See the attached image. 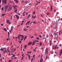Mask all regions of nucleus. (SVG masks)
<instances>
[{
    "label": "nucleus",
    "instance_id": "obj_1",
    "mask_svg": "<svg viewBox=\"0 0 62 62\" xmlns=\"http://www.w3.org/2000/svg\"><path fill=\"white\" fill-rule=\"evenodd\" d=\"M3 52L4 54L5 53H5H6V52H7L8 51V50L7 51V49H6V48H3Z\"/></svg>",
    "mask_w": 62,
    "mask_h": 62
},
{
    "label": "nucleus",
    "instance_id": "obj_2",
    "mask_svg": "<svg viewBox=\"0 0 62 62\" xmlns=\"http://www.w3.org/2000/svg\"><path fill=\"white\" fill-rule=\"evenodd\" d=\"M7 1V0H2V3L3 4H6V3H7V1Z\"/></svg>",
    "mask_w": 62,
    "mask_h": 62
},
{
    "label": "nucleus",
    "instance_id": "obj_3",
    "mask_svg": "<svg viewBox=\"0 0 62 62\" xmlns=\"http://www.w3.org/2000/svg\"><path fill=\"white\" fill-rule=\"evenodd\" d=\"M6 23H7L9 24H10V23H11L10 22H9V21L8 20H7Z\"/></svg>",
    "mask_w": 62,
    "mask_h": 62
},
{
    "label": "nucleus",
    "instance_id": "obj_4",
    "mask_svg": "<svg viewBox=\"0 0 62 62\" xmlns=\"http://www.w3.org/2000/svg\"><path fill=\"white\" fill-rule=\"evenodd\" d=\"M48 54V50L47 48L46 49L45 52V54Z\"/></svg>",
    "mask_w": 62,
    "mask_h": 62
},
{
    "label": "nucleus",
    "instance_id": "obj_5",
    "mask_svg": "<svg viewBox=\"0 0 62 62\" xmlns=\"http://www.w3.org/2000/svg\"><path fill=\"white\" fill-rule=\"evenodd\" d=\"M10 10H12V8L10 7L9 8L8 10V11H9Z\"/></svg>",
    "mask_w": 62,
    "mask_h": 62
},
{
    "label": "nucleus",
    "instance_id": "obj_6",
    "mask_svg": "<svg viewBox=\"0 0 62 62\" xmlns=\"http://www.w3.org/2000/svg\"><path fill=\"white\" fill-rule=\"evenodd\" d=\"M60 55H62V49H61L60 50Z\"/></svg>",
    "mask_w": 62,
    "mask_h": 62
},
{
    "label": "nucleus",
    "instance_id": "obj_7",
    "mask_svg": "<svg viewBox=\"0 0 62 62\" xmlns=\"http://www.w3.org/2000/svg\"><path fill=\"white\" fill-rule=\"evenodd\" d=\"M16 18L17 19H19V16H18L17 15H16Z\"/></svg>",
    "mask_w": 62,
    "mask_h": 62
},
{
    "label": "nucleus",
    "instance_id": "obj_8",
    "mask_svg": "<svg viewBox=\"0 0 62 62\" xmlns=\"http://www.w3.org/2000/svg\"><path fill=\"white\" fill-rule=\"evenodd\" d=\"M43 59H42V58H41V60L40 61V62H42V61H43Z\"/></svg>",
    "mask_w": 62,
    "mask_h": 62
},
{
    "label": "nucleus",
    "instance_id": "obj_9",
    "mask_svg": "<svg viewBox=\"0 0 62 62\" xmlns=\"http://www.w3.org/2000/svg\"><path fill=\"white\" fill-rule=\"evenodd\" d=\"M36 43V42H35V41H33V42L32 43V45H35V44Z\"/></svg>",
    "mask_w": 62,
    "mask_h": 62
},
{
    "label": "nucleus",
    "instance_id": "obj_10",
    "mask_svg": "<svg viewBox=\"0 0 62 62\" xmlns=\"http://www.w3.org/2000/svg\"><path fill=\"white\" fill-rule=\"evenodd\" d=\"M51 11H52V9H53V7H52V5H51Z\"/></svg>",
    "mask_w": 62,
    "mask_h": 62
},
{
    "label": "nucleus",
    "instance_id": "obj_11",
    "mask_svg": "<svg viewBox=\"0 0 62 62\" xmlns=\"http://www.w3.org/2000/svg\"><path fill=\"white\" fill-rule=\"evenodd\" d=\"M30 23V21H29L28 22L26 23V25H27V24H28L29 23Z\"/></svg>",
    "mask_w": 62,
    "mask_h": 62
},
{
    "label": "nucleus",
    "instance_id": "obj_12",
    "mask_svg": "<svg viewBox=\"0 0 62 62\" xmlns=\"http://www.w3.org/2000/svg\"><path fill=\"white\" fill-rule=\"evenodd\" d=\"M2 30H4L5 31H7V29L5 28H4L3 29H2Z\"/></svg>",
    "mask_w": 62,
    "mask_h": 62
},
{
    "label": "nucleus",
    "instance_id": "obj_13",
    "mask_svg": "<svg viewBox=\"0 0 62 62\" xmlns=\"http://www.w3.org/2000/svg\"><path fill=\"white\" fill-rule=\"evenodd\" d=\"M32 18H33V19H34V18H36V16H32Z\"/></svg>",
    "mask_w": 62,
    "mask_h": 62
},
{
    "label": "nucleus",
    "instance_id": "obj_14",
    "mask_svg": "<svg viewBox=\"0 0 62 62\" xmlns=\"http://www.w3.org/2000/svg\"><path fill=\"white\" fill-rule=\"evenodd\" d=\"M21 37H22V39H23V38H24V36H23V35H22Z\"/></svg>",
    "mask_w": 62,
    "mask_h": 62
},
{
    "label": "nucleus",
    "instance_id": "obj_15",
    "mask_svg": "<svg viewBox=\"0 0 62 62\" xmlns=\"http://www.w3.org/2000/svg\"><path fill=\"white\" fill-rule=\"evenodd\" d=\"M8 38H9V32H8Z\"/></svg>",
    "mask_w": 62,
    "mask_h": 62
},
{
    "label": "nucleus",
    "instance_id": "obj_16",
    "mask_svg": "<svg viewBox=\"0 0 62 62\" xmlns=\"http://www.w3.org/2000/svg\"><path fill=\"white\" fill-rule=\"evenodd\" d=\"M32 23H34V24H36L37 22L36 21H34V22H33Z\"/></svg>",
    "mask_w": 62,
    "mask_h": 62
},
{
    "label": "nucleus",
    "instance_id": "obj_17",
    "mask_svg": "<svg viewBox=\"0 0 62 62\" xmlns=\"http://www.w3.org/2000/svg\"><path fill=\"white\" fill-rule=\"evenodd\" d=\"M28 56L29 59V60H30V57H31V56L30 55H28Z\"/></svg>",
    "mask_w": 62,
    "mask_h": 62
},
{
    "label": "nucleus",
    "instance_id": "obj_18",
    "mask_svg": "<svg viewBox=\"0 0 62 62\" xmlns=\"http://www.w3.org/2000/svg\"><path fill=\"white\" fill-rule=\"evenodd\" d=\"M30 16V15H28V17H27V19H29V17Z\"/></svg>",
    "mask_w": 62,
    "mask_h": 62
},
{
    "label": "nucleus",
    "instance_id": "obj_19",
    "mask_svg": "<svg viewBox=\"0 0 62 62\" xmlns=\"http://www.w3.org/2000/svg\"><path fill=\"white\" fill-rule=\"evenodd\" d=\"M42 43L41 42H40L39 45H40V46H42Z\"/></svg>",
    "mask_w": 62,
    "mask_h": 62
},
{
    "label": "nucleus",
    "instance_id": "obj_20",
    "mask_svg": "<svg viewBox=\"0 0 62 62\" xmlns=\"http://www.w3.org/2000/svg\"><path fill=\"white\" fill-rule=\"evenodd\" d=\"M14 12H16V13H17V8H16V10H15L14 11Z\"/></svg>",
    "mask_w": 62,
    "mask_h": 62
},
{
    "label": "nucleus",
    "instance_id": "obj_21",
    "mask_svg": "<svg viewBox=\"0 0 62 62\" xmlns=\"http://www.w3.org/2000/svg\"><path fill=\"white\" fill-rule=\"evenodd\" d=\"M31 43H32V42L29 43L28 44V45H31Z\"/></svg>",
    "mask_w": 62,
    "mask_h": 62
},
{
    "label": "nucleus",
    "instance_id": "obj_22",
    "mask_svg": "<svg viewBox=\"0 0 62 62\" xmlns=\"http://www.w3.org/2000/svg\"><path fill=\"white\" fill-rule=\"evenodd\" d=\"M0 51H4V49H3V48H1L0 50Z\"/></svg>",
    "mask_w": 62,
    "mask_h": 62
},
{
    "label": "nucleus",
    "instance_id": "obj_23",
    "mask_svg": "<svg viewBox=\"0 0 62 62\" xmlns=\"http://www.w3.org/2000/svg\"><path fill=\"white\" fill-rule=\"evenodd\" d=\"M8 8V6H6L5 8V9H7Z\"/></svg>",
    "mask_w": 62,
    "mask_h": 62
},
{
    "label": "nucleus",
    "instance_id": "obj_24",
    "mask_svg": "<svg viewBox=\"0 0 62 62\" xmlns=\"http://www.w3.org/2000/svg\"><path fill=\"white\" fill-rule=\"evenodd\" d=\"M50 45H52V41H50Z\"/></svg>",
    "mask_w": 62,
    "mask_h": 62
},
{
    "label": "nucleus",
    "instance_id": "obj_25",
    "mask_svg": "<svg viewBox=\"0 0 62 62\" xmlns=\"http://www.w3.org/2000/svg\"><path fill=\"white\" fill-rule=\"evenodd\" d=\"M20 36H21H21H22V35H21L20 34H19V35L18 36V38H20Z\"/></svg>",
    "mask_w": 62,
    "mask_h": 62
},
{
    "label": "nucleus",
    "instance_id": "obj_26",
    "mask_svg": "<svg viewBox=\"0 0 62 62\" xmlns=\"http://www.w3.org/2000/svg\"><path fill=\"white\" fill-rule=\"evenodd\" d=\"M13 27H11V31H12L13 30L12 29H13Z\"/></svg>",
    "mask_w": 62,
    "mask_h": 62
},
{
    "label": "nucleus",
    "instance_id": "obj_27",
    "mask_svg": "<svg viewBox=\"0 0 62 62\" xmlns=\"http://www.w3.org/2000/svg\"><path fill=\"white\" fill-rule=\"evenodd\" d=\"M26 48H27V45H26L24 46V48L25 49Z\"/></svg>",
    "mask_w": 62,
    "mask_h": 62
},
{
    "label": "nucleus",
    "instance_id": "obj_28",
    "mask_svg": "<svg viewBox=\"0 0 62 62\" xmlns=\"http://www.w3.org/2000/svg\"><path fill=\"white\" fill-rule=\"evenodd\" d=\"M27 53H28V54H31V51L30 52H27Z\"/></svg>",
    "mask_w": 62,
    "mask_h": 62
},
{
    "label": "nucleus",
    "instance_id": "obj_29",
    "mask_svg": "<svg viewBox=\"0 0 62 62\" xmlns=\"http://www.w3.org/2000/svg\"><path fill=\"white\" fill-rule=\"evenodd\" d=\"M12 55H13L12 57H15V55L14 54H12Z\"/></svg>",
    "mask_w": 62,
    "mask_h": 62
},
{
    "label": "nucleus",
    "instance_id": "obj_30",
    "mask_svg": "<svg viewBox=\"0 0 62 62\" xmlns=\"http://www.w3.org/2000/svg\"><path fill=\"white\" fill-rule=\"evenodd\" d=\"M2 15L3 16H5L6 15V14H2Z\"/></svg>",
    "mask_w": 62,
    "mask_h": 62
},
{
    "label": "nucleus",
    "instance_id": "obj_31",
    "mask_svg": "<svg viewBox=\"0 0 62 62\" xmlns=\"http://www.w3.org/2000/svg\"><path fill=\"white\" fill-rule=\"evenodd\" d=\"M1 10H2V11H3L4 10V8L2 7V8L1 9Z\"/></svg>",
    "mask_w": 62,
    "mask_h": 62
},
{
    "label": "nucleus",
    "instance_id": "obj_32",
    "mask_svg": "<svg viewBox=\"0 0 62 62\" xmlns=\"http://www.w3.org/2000/svg\"><path fill=\"white\" fill-rule=\"evenodd\" d=\"M56 47H57V45H56L55 46L54 48L55 49H56Z\"/></svg>",
    "mask_w": 62,
    "mask_h": 62
},
{
    "label": "nucleus",
    "instance_id": "obj_33",
    "mask_svg": "<svg viewBox=\"0 0 62 62\" xmlns=\"http://www.w3.org/2000/svg\"><path fill=\"white\" fill-rule=\"evenodd\" d=\"M54 36H56V35H57V34L55 33H54Z\"/></svg>",
    "mask_w": 62,
    "mask_h": 62
},
{
    "label": "nucleus",
    "instance_id": "obj_34",
    "mask_svg": "<svg viewBox=\"0 0 62 62\" xmlns=\"http://www.w3.org/2000/svg\"><path fill=\"white\" fill-rule=\"evenodd\" d=\"M51 37H52L53 38V35H52V34H51Z\"/></svg>",
    "mask_w": 62,
    "mask_h": 62
},
{
    "label": "nucleus",
    "instance_id": "obj_35",
    "mask_svg": "<svg viewBox=\"0 0 62 62\" xmlns=\"http://www.w3.org/2000/svg\"><path fill=\"white\" fill-rule=\"evenodd\" d=\"M16 3H18V1H17V0H16Z\"/></svg>",
    "mask_w": 62,
    "mask_h": 62
},
{
    "label": "nucleus",
    "instance_id": "obj_36",
    "mask_svg": "<svg viewBox=\"0 0 62 62\" xmlns=\"http://www.w3.org/2000/svg\"><path fill=\"white\" fill-rule=\"evenodd\" d=\"M33 14H35V11H34L33 12Z\"/></svg>",
    "mask_w": 62,
    "mask_h": 62
},
{
    "label": "nucleus",
    "instance_id": "obj_37",
    "mask_svg": "<svg viewBox=\"0 0 62 62\" xmlns=\"http://www.w3.org/2000/svg\"><path fill=\"white\" fill-rule=\"evenodd\" d=\"M35 41V42H39V41L38 40H35L34 41Z\"/></svg>",
    "mask_w": 62,
    "mask_h": 62
},
{
    "label": "nucleus",
    "instance_id": "obj_38",
    "mask_svg": "<svg viewBox=\"0 0 62 62\" xmlns=\"http://www.w3.org/2000/svg\"><path fill=\"white\" fill-rule=\"evenodd\" d=\"M60 18H59L58 20V22L59 21H60Z\"/></svg>",
    "mask_w": 62,
    "mask_h": 62
},
{
    "label": "nucleus",
    "instance_id": "obj_39",
    "mask_svg": "<svg viewBox=\"0 0 62 62\" xmlns=\"http://www.w3.org/2000/svg\"><path fill=\"white\" fill-rule=\"evenodd\" d=\"M17 14H18V15H21V14H20L19 13H17Z\"/></svg>",
    "mask_w": 62,
    "mask_h": 62
},
{
    "label": "nucleus",
    "instance_id": "obj_40",
    "mask_svg": "<svg viewBox=\"0 0 62 62\" xmlns=\"http://www.w3.org/2000/svg\"><path fill=\"white\" fill-rule=\"evenodd\" d=\"M61 33V31H59V35H60Z\"/></svg>",
    "mask_w": 62,
    "mask_h": 62
},
{
    "label": "nucleus",
    "instance_id": "obj_41",
    "mask_svg": "<svg viewBox=\"0 0 62 62\" xmlns=\"http://www.w3.org/2000/svg\"><path fill=\"white\" fill-rule=\"evenodd\" d=\"M7 9H5V12H7Z\"/></svg>",
    "mask_w": 62,
    "mask_h": 62
},
{
    "label": "nucleus",
    "instance_id": "obj_42",
    "mask_svg": "<svg viewBox=\"0 0 62 62\" xmlns=\"http://www.w3.org/2000/svg\"><path fill=\"white\" fill-rule=\"evenodd\" d=\"M35 54H34L33 56V58H34V57H35Z\"/></svg>",
    "mask_w": 62,
    "mask_h": 62
},
{
    "label": "nucleus",
    "instance_id": "obj_43",
    "mask_svg": "<svg viewBox=\"0 0 62 62\" xmlns=\"http://www.w3.org/2000/svg\"><path fill=\"white\" fill-rule=\"evenodd\" d=\"M39 37H40V38H41L42 37H41V35H39Z\"/></svg>",
    "mask_w": 62,
    "mask_h": 62
},
{
    "label": "nucleus",
    "instance_id": "obj_44",
    "mask_svg": "<svg viewBox=\"0 0 62 62\" xmlns=\"http://www.w3.org/2000/svg\"><path fill=\"white\" fill-rule=\"evenodd\" d=\"M29 1H26V3H29Z\"/></svg>",
    "mask_w": 62,
    "mask_h": 62
},
{
    "label": "nucleus",
    "instance_id": "obj_45",
    "mask_svg": "<svg viewBox=\"0 0 62 62\" xmlns=\"http://www.w3.org/2000/svg\"><path fill=\"white\" fill-rule=\"evenodd\" d=\"M36 39H37L38 40H39V38H37Z\"/></svg>",
    "mask_w": 62,
    "mask_h": 62
},
{
    "label": "nucleus",
    "instance_id": "obj_46",
    "mask_svg": "<svg viewBox=\"0 0 62 62\" xmlns=\"http://www.w3.org/2000/svg\"><path fill=\"white\" fill-rule=\"evenodd\" d=\"M16 50V48H15L14 49V50L13 51V52H14V51H15Z\"/></svg>",
    "mask_w": 62,
    "mask_h": 62
},
{
    "label": "nucleus",
    "instance_id": "obj_47",
    "mask_svg": "<svg viewBox=\"0 0 62 62\" xmlns=\"http://www.w3.org/2000/svg\"><path fill=\"white\" fill-rule=\"evenodd\" d=\"M6 27L7 28V30H9V29L7 27Z\"/></svg>",
    "mask_w": 62,
    "mask_h": 62
},
{
    "label": "nucleus",
    "instance_id": "obj_48",
    "mask_svg": "<svg viewBox=\"0 0 62 62\" xmlns=\"http://www.w3.org/2000/svg\"><path fill=\"white\" fill-rule=\"evenodd\" d=\"M47 58H48V57H47V56H46V59L45 60H46V59H47Z\"/></svg>",
    "mask_w": 62,
    "mask_h": 62
},
{
    "label": "nucleus",
    "instance_id": "obj_49",
    "mask_svg": "<svg viewBox=\"0 0 62 62\" xmlns=\"http://www.w3.org/2000/svg\"><path fill=\"white\" fill-rule=\"evenodd\" d=\"M34 38V37L33 36H32V37H31V39H33Z\"/></svg>",
    "mask_w": 62,
    "mask_h": 62
},
{
    "label": "nucleus",
    "instance_id": "obj_50",
    "mask_svg": "<svg viewBox=\"0 0 62 62\" xmlns=\"http://www.w3.org/2000/svg\"><path fill=\"white\" fill-rule=\"evenodd\" d=\"M24 56H23V57H22V59H23V57H24Z\"/></svg>",
    "mask_w": 62,
    "mask_h": 62
},
{
    "label": "nucleus",
    "instance_id": "obj_51",
    "mask_svg": "<svg viewBox=\"0 0 62 62\" xmlns=\"http://www.w3.org/2000/svg\"><path fill=\"white\" fill-rule=\"evenodd\" d=\"M36 51V49H33V52H35V51Z\"/></svg>",
    "mask_w": 62,
    "mask_h": 62
},
{
    "label": "nucleus",
    "instance_id": "obj_52",
    "mask_svg": "<svg viewBox=\"0 0 62 62\" xmlns=\"http://www.w3.org/2000/svg\"><path fill=\"white\" fill-rule=\"evenodd\" d=\"M10 3H12V0L11 1H10Z\"/></svg>",
    "mask_w": 62,
    "mask_h": 62
},
{
    "label": "nucleus",
    "instance_id": "obj_53",
    "mask_svg": "<svg viewBox=\"0 0 62 62\" xmlns=\"http://www.w3.org/2000/svg\"><path fill=\"white\" fill-rule=\"evenodd\" d=\"M24 38H25V39H26V38H27V36H26Z\"/></svg>",
    "mask_w": 62,
    "mask_h": 62
},
{
    "label": "nucleus",
    "instance_id": "obj_54",
    "mask_svg": "<svg viewBox=\"0 0 62 62\" xmlns=\"http://www.w3.org/2000/svg\"><path fill=\"white\" fill-rule=\"evenodd\" d=\"M19 43H22V42L21 41H20L19 42Z\"/></svg>",
    "mask_w": 62,
    "mask_h": 62
},
{
    "label": "nucleus",
    "instance_id": "obj_55",
    "mask_svg": "<svg viewBox=\"0 0 62 62\" xmlns=\"http://www.w3.org/2000/svg\"><path fill=\"white\" fill-rule=\"evenodd\" d=\"M8 38H7V39H6V40H7V41H8Z\"/></svg>",
    "mask_w": 62,
    "mask_h": 62
},
{
    "label": "nucleus",
    "instance_id": "obj_56",
    "mask_svg": "<svg viewBox=\"0 0 62 62\" xmlns=\"http://www.w3.org/2000/svg\"><path fill=\"white\" fill-rule=\"evenodd\" d=\"M1 26H3V23H2L1 24Z\"/></svg>",
    "mask_w": 62,
    "mask_h": 62
},
{
    "label": "nucleus",
    "instance_id": "obj_57",
    "mask_svg": "<svg viewBox=\"0 0 62 62\" xmlns=\"http://www.w3.org/2000/svg\"><path fill=\"white\" fill-rule=\"evenodd\" d=\"M33 60V58H32L31 60V61H32V60Z\"/></svg>",
    "mask_w": 62,
    "mask_h": 62
},
{
    "label": "nucleus",
    "instance_id": "obj_58",
    "mask_svg": "<svg viewBox=\"0 0 62 62\" xmlns=\"http://www.w3.org/2000/svg\"><path fill=\"white\" fill-rule=\"evenodd\" d=\"M32 23V22H31V23H30V24H31Z\"/></svg>",
    "mask_w": 62,
    "mask_h": 62
},
{
    "label": "nucleus",
    "instance_id": "obj_59",
    "mask_svg": "<svg viewBox=\"0 0 62 62\" xmlns=\"http://www.w3.org/2000/svg\"><path fill=\"white\" fill-rule=\"evenodd\" d=\"M18 39H19V40L20 39V37H18Z\"/></svg>",
    "mask_w": 62,
    "mask_h": 62
},
{
    "label": "nucleus",
    "instance_id": "obj_60",
    "mask_svg": "<svg viewBox=\"0 0 62 62\" xmlns=\"http://www.w3.org/2000/svg\"><path fill=\"white\" fill-rule=\"evenodd\" d=\"M59 45L60 47H61V45L59 44Z\"/></svg>",
    "mask_w": 62,
    "mask_h": 62
},
{
    "label": "nucleus",
    "instance_id": "obj_61",
    "mask_svg": "<svg viewBox=\"0 0 62 62\" xmlns=\"http://www.w3.org/2000/svg\"><path fill=\"white\" fill-rule=\"evenodd\" d=\"M25 16V15H24L22 16Z\"/></svg>",
    "mask_w": 62,
    "mask_h": 62
},
{
    "label": "nucleus",
    "instance_id": "obj_62",
    "mask_svg": "<svg viewBox=\"0 0 62 62\" xmlns=\"http://www.w3.org/2000/svg\"><path fill=\"white\" fill-rule=\"evenodd\" d=\"M1 0H0V3H1Z\"/></svg>",
    "mask_w": 62,
    "mask_h": 62
},
{
    "label": "nucleus",
    "instance_id": "obj_63",
    "mask_svg": "<svg viewBox=\"0 0 62 62\" xmlns=\"http://www.w3.org/2000/svg\"><path fill=\"white\" fill-rule=\"evenodd\" d=\"M48 35H47L46 36V38H48Z\"/></svg>",
    "mask_w": 62,
    "mask_h": 62
},
{
    "label": "nucleus",
    "instance_id": "obj_64",
    "mask_svg": "<svg viewBox=\"0 0 62 62\" xmlns=\"http://www.w3.org/2000/svg\"><path fill=\"white\" fill-rule=\"evenodd\" d=\"M9 62H11V60H9Z\"/></svg>",
    "mask_w": 62,
    "mask_h": 62
}]
</instances>
